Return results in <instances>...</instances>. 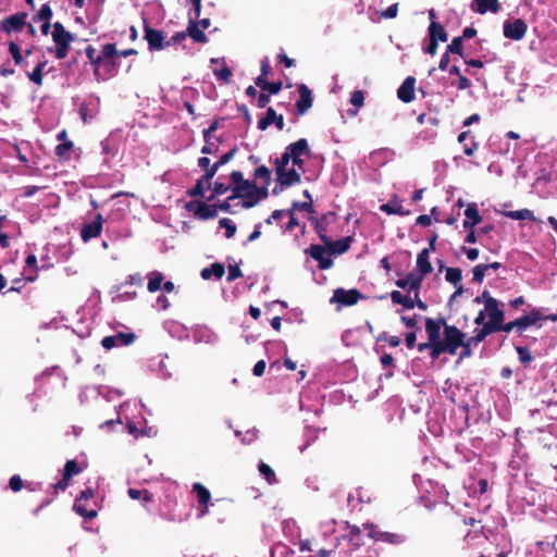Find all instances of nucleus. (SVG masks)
Returning a JSON list of instances; mask_svg holds the SVG:
<instances>
[{"label":"nucleus","mask_w":557,"mask_h":557,"mask_svg":"<svg viewBox=\"0 0 557 557\" xmlns=\"http://www.w3.org/2000/svg\"><path fill=\"white\" fill-rule=\"evenodd\" d=\"M302 156H310V149L306 138H300L297 141L289 144L282 156L275 159V174L278 175L283 184L297 185L301 182L300 173L294 168L287 169V165L290 162V159Z\"/></svg>","instance_id":"nucleus-1"},{"label":"nucleus","mask_w":557,"mask_h":557,"mask_svg":"<svg viewBox=\"0 0 557 557\" xmlns=\"http://www.w3.org/2000/svg\"><path fill=\"white\" fill-rule=\"evenodd\" d=\"M444 336L441 338L434 351H431L432 358H438L442 354L456 355L460 345H463L466 334L455 325H445Z\"/></svg>","instance_id":"nucleus-2"},{"label":"nucleus","mask_w":557,"mask_h":557,"mask_svg":"<svg viewBox=\"0 0 557 557\" xmlns=\"http://www.w3.org/2000/svg\"><path fill=\"white\" fill-rule=\"evenodd\" d=\"M52 39L55 44V58L59 60L65 59L69 54L71 42L74 40V35L66 30L62 23L55 22L53 24Z\"/></svg>","instance_id":"nucleus-3"},{"label":"nucleus","mask_w":557,"mask_h":557,"mask_svg":"<svg viewBox=\"0 0 557 557\" xmlns=\"http://www.w3.org/2000/svg\"><path fill=\"white\" fill-rule=\"evenodd\" d=\"M230 178L233 184V193L228 197V200H234L236 198H242L243 201L247 200V195L252 194L256 183L249 180H245L240 171H233L230 175Z\"/></svg>","instance_id":"nucleus-4"},{"label":"nucleus","mask_w":557,"mask_h":557,"mask_svg":"<svg viewBox=\"0 0 557 557\" xmlns=\"http://www.w3.org/2000/svg\"><path fill=\"white\" fill-rule=\"evenodd\" d=\"M442 325H448L444 318H438L434 320L432 318L425 319V332L428 334V343H420V351L424 349H430L434 351V348L437 346V343L441 341V327Z\"/></svg>","instance_id":"nucleus-5"},{"label":"nucleus","mask_w":557,"mask_h":557,"mask_svg":"<svg viewBox=\"0 0 557 557\" xmlns=\"http://www.w3.org/2000/svg\"><path fill=\"white\" fill-rule=\"evenodd\" d=\"M447 39L448 34L446 33L444 26L435 21H432L428 29L429 41L423 48L424 52L434 55L438 47V41L445 42Z\"/></svg>","instance_id":"nucleus-6"},{"label":"nucleus","mask_w":557,"mask_h":557,"mask_svg":"<svg viewBox=\"0 0 557 557\" xmlns=\"http://www.w3.org/2000/svg\"><path fill=\"white\" fill-rule=\"evenodd\" d=\"M185 210L191 212L198 220H210L216 218V207L201 200H191L185 203Z\"/></svg>","instance_id":"nucleus-7"},{"label":"nucleus","mask_w":557,"mask_h":557,"mask_svg":"<svg viewBox=\"0 0 557 557\" xmlns=\"http://www.w3.org/2000/svg\"><path fill=\"white\" fill-rule=\"evenodd\" d=\"M82 471L83 469L78 466L76 460H67L64 465L61 480L51 485L54 493L57 494L59 491L64 492L70 486L72 478L79 474Z\"/></svg>","instance_id":"nucleus-8"},{"label":"nucleus","mask_w":557,"mask_h":557,"mask_svg":"<svg viewBox=\"0 0 557 557\" xmlns=\"http://www.w3.org/2000/svg\"><path fill=\"white\" fill-rule=\"evenodd\" d=\"M485 311L487 312L488 321L485 323L490 326L495 333L497 332V327L503 324L505 320V313L498 307V301L495 298H488L485 301Z\"/></svg>","instance_id":"nucleus-9"},{"label":"nucleus","mask_w":557,"mask_h":557,"mask_svg":"<svg viewBox=\"0 0 557 557\" xmlns=\"http://www.w3.org/2000/svg\"><path fill=\"white\" fill-rule=\"evenodd\" d=\"M104 219L101 213H97L92 221L84 223L81 228V237L87 243L101 235Z\"/></svg>","instance_id":"nucleus-10"},{"label":"nucleus","mask_w":557,"mask_h":557,"mask_svg":"<svg viewBox=\"0 0 557 557\" xmlns=\"http://www.w3.org/2000/svg\"><path fill=\"white\" fill-rule=\"evenodd\" d=\"M364 295L359 292L357 288L345 289V288H336L333 293V297L331 301L338 302L343 306H354L360 299H363Z\"/></svg>","instance_id":"nucleus-11"},{"label":"nucleus","mask_w":557,"mask_h":557,"mask_svg":"<svg viewBox=\"0 0 557 557\" xmlns=\"http://www.w3.org/2000/svg\"><path fill=\"white\" fill-rule=\"evenodd\" d=\"M26 18V12L15 13L11 16L3 18L0 23V28L7 34L18 33L25 27Z\"/></svg>","instance_id":"nucleus-12"},{"label":"nucleus","mask_w":557,"mask_h":557,"mask_svg":"<svg viewBox=\"0 0 557 557\" xmlns=\"http://www.w3.org/2000/svg\"><path fill=\"white\" fill-rule=\"evenodd\" d=\"M144 32V38L146 39L151 51H159L166 48V41H164L163 33L159 29L150 27L146 21Z\"/></svg>","instance_id":"nucleus-13"},{"label":"nucleus","mask_w":557,"mask_h":557,"mask_svg":"<svg viewBox=\"0 0 557 557\" xmlns=\"http://www.w3.org/2000/svg\"><path fill=\"white\" fill-rule=\"evenodd\" d=\"M528 29L527 23L521 18L515 21H506L504 23V36L512 40H521Z\"/></svg>","instance_id":"nucleus-14"},{"label":"nucleus","mask_w":557,"mask_h":557,"mask_svg":"<svg viewBox=\"0 0 557 557\" xmlns=\"http://www.w3.org/2000/svg\"><path fill=\"white\" fill-rule=\"evenodd\" d=\"M335 218L336 214L334 212L324 213L321 218H310L311 222L313 223L314 230L323 244L329 242V225L331 224L332 221L335 220Z\"/></svg>","instance_id":"nucleus-15"},{"label":"nucleus","mask_w":557,"mask_h":557,"mask_svg":"<svg viewBox=\"0 0 557 557\" xmlns=\"http://www.w3.org/2000/svg\"><path fill=\"white\" fill-rule=\"evenodd\" d=\"M297 91L299 99L296 101V110L299 115H302L312 107L313 97L310 88L305 84L298 85Z\"/></svg>","instance_id":"nucleus-16"},{"label":"nucleus","mask_w":557,"mask_h":557,"mask_svg":"<svg viewBox=\"0 0 557 557\" xmlns=\"http://www.w3.org/2000/svg\"><path fill=\"white\" fill-rule=\"evenodd\" d=\"M310 257L319 262L320 270L330 269L333 265V260L325 256V248L320 245H311L308 249Z\"/></svg>","instance_id":"nucleus-17"},{"label":"nucleus","mask_w":557,"mask_h":557,"mask_svg":"<svg viewBox=\"0 0 557 557\" xmlns=\"http://www.w3.org/2000/svg\"><path fill=\"white\" fill-rule=\"evenodd\" d=\"M414 85L416 78L408 76L397 89L398 99L405 103L411 102L414 99Z\"/></svg>","instance_id":"nucleus-18"},{"label":"nucleus","mask_w":557,"mask_h":557,"mask_svg":"<svg viewBox=\"0 0 557 557\" xmlns=\"http://www.w3.org/2000/svg\"><path fill=\"white\" fill-rule=\"evenodd\" d=\"M458 143L462 145L465 154L469 157L473 156L479 148V144L475 141L471 131L461 132L458 136Z\"/></svg>","instance_id":"nucleus-19"},{"label":"nucleus","mask_w":557,"mask_h":557,"mask_svg":"<svg viewBox=\"0 0 557 557\" xmlns=\"http://www.w3.org/2000/svg\"><path fill=\"white\" fill-rule=\"evenodd\" d=\"M351 242H352L351 236H347V237H344V238L337 239V240H331L329 238V242L324 243V245L327 247V249L330 250L331 253L343 255L349 250Z\"/></svg>","instance_id":"nucleus-20"},{"label":"nucleus","mask_w":557,"mask_h":557,"mask_svg":"<svg viewBox=\"0 0 557 557\" xmlns=\"http://www.w3.org/2000/svg\"><path fill=\"white\" fill-rule=\"evenodd\" d=\"M268 186L263 185L262 187H258L255 185L252 194H248L247 200L243 201V207L246 209L255 207L261 199H265L268 197Z\"/></svg>","instance_id":"nucleus-21"},{"label":"nucleus","mask_w":557,"mask_h":557,"mask_svg":"<svg viewBox=\"0 0 557 557\" xmlns=\"http://www.w3.org/2000/svg\"><path fill=\"white\" fill-rule=\"evenodd\" d=\"M187 36H189L195 42L205 44L208 41L207 35L199 27V24L191 17V13L189 12V23L186 30Z\"/></svg>","instance_id":"nucleus-22"},{"label":"nucleus","mask_w":557,"mask_h":557,"mask_svg":"<svg viewBox=\"0 0 557 557\" xmlns=\"http://www.w3.org/2000/svg\"><path fill=\"white\" fill-rule=\"evenodd\" d=\"M475 8L473 10L479 14H485L486 12L497 13L500 10L498 0H473Z\"/></svg>","instance_id":"nucleus-23"},{"label":"nucleus","mask_w":557,"mask_h":557,"mask_svg":"<svg viewBox=\"0 0 557 557\" xmlns=\"http://www.w3.org/2000/svg\"><path fill=\"white\" fill-rule=\"evenodd\" d=\"M466 225H478L482 222V215L479 212L478 203L470 202L467 205L465 210Z\"/></svg>","instance_id":"nucleus-24"},{"label":"nucleus","mask_w":557,"mask_h":557,"mask_svg":"<svg viewBox=\"0 0 557 557\" xmlns=\"http://www.w3.org/2000/svg\"><path fill=\"white\" fill-rule=\"evenodd\" d=\"M193 491L197 494L199 505L205 507V509L201 511V515H205L208 504L211 499V493L201 483H195L193 485Z\"/></svg>","instance_id":"nucleus-25"},{"label":"nucleus","mask_w":557,"mask_h":557,"mask_svg":"<svg viewBox=\"0 0 557 557\" xmlns=\"http://www.w3.org/2000/svg\"><path fill=\"white\" fill-rule=\"evenodd\" d=\"M396 286L399 288H409V290H414L416 299H418V275L414 273H409L404 278H399L396 281Z\"/></svg>","instance_id":"nucleus-26"},{"label":"nucleus","mask_w":557,"mask_h":557,"mask_svg":"<svg viewBox=\"0 0 557 557\" xmlns=\"http://www.w3.org/2000/svg\"><path fill=\"white\" fill-rule=\"evenodd\" d=\"M225 273V268L222 263H212L209 268L201 270V277L203 280H210L212 276L220 280Z\"/></svg>","instance_id":"nucleus-27"},{"label":"nucleus","mask_w":557,"mask_h":557,"mask_svg":"<svg viewBox=\"0 0 557 557\" xmlns=\"http://www.w3.org/2000/svg\"><path fill=\"white\" fill-rule=\"evenodd\" d=\"M391 299L394 304L403 305L407 309H413L418 299H412L408 295H404L399 290H393L391 293Z\"/></svg>","instance_id":"nucleus-28"},{"label":"nucleus","mask_w":557,"mask_h":557,"mask_svg":"<svg viewBox=\"0 0 557 557\" xmlns=\"http://www.w3.org/2000/svg\"><path fill=\"white\" fill-rule=\"evenodd\" d=\"M85 52L88 60L94 65V74L97 81H99V66L102 63V57L100 54H97L96 49L91 45L86 47Z\"/></svg>","instance_id":"nucleus-29"},{"label":"nucleus","mask_w":557,"mask_h":557,"mask_svg":"<svg viewBox=\"0 0 557 557\" xmlns=\"http://www.w3.org/2000/svg\"><path fill=\"white\" fill-rule=\"evenodd\" d=\"M47 65V61H40L32 72H26L27 77L30 82L35 83L38 86L42 85L44 79V69Z\"/></svg>","instance_id":"nucleus-30"},{"label":"nucleus","mask_w":557,"mask_h":557,"mask_svg":"<svg viewBox=\"0 0 557 557\" xmlns=\"http://www.w3.org/2000/svg\"><path fill=\"white\" fill-rule=\"evenodd\" d=\"M164 280V275L162 272L159 271H152L149 274V281L147 284V289L150 293H156L161 288V284Z\"/></svg>","instance_id":"nucleus-31"},{"label":"nucleus","mask_w":557,"mask_h":557,"mask_svg":"<svg viewBox=\"0 0 557 557\" xmlns=\"http://www.w3.org/2000/svg\"><path fill=\"white\" fill-rule=\"evenodd\" d=\"M503 215L510 218L512 220H530L535 221V216L533 212L529 209H521V210H515V211H504Z\"/></svg>","instance_id":"nucleus-32"},{"label":"nucleus","mask_w":557,"mask_h":557,"mask_svg":"<svg viewBox=\"0 0 557 557\" xmlns=\"http://www.w3.org/2000/svg\"><path fill=\"white\" fill-rule=\"evenodd\" d=\"M73 147H74L73 141L65 140L64 143H61L55 147L54 152H55L57 157H59L60 160L66 161V160H70V158H71Z\"/></svg>","instance_id":"nucleus-33"},{"label":"nucleus","mask_w":557,"mask_h":557,"mask_svg":"<svg viewBox=\"0 0 557 557\" xmlns=\"http://www.w3.org/2000/svg\"><path fill=\"white\" fill-rule=\"evenodd\" d=\"M258 470L270 485L277 483L275 472L268 463L260 461Z\"/></svg>","instance_id":"nucleus-34"},{"label":"nucleus","mask_w":557,"mask_h":557,"mask_svg":"<svg viewBox=\"0 0 557 557\" xmlns=\"http://www.w3.org/2000/svg\"><path fill=\"white\" fill-rule=\"evenodd\" d=\"M52 16H53V12H52L50 4L45 3L40 7L38 12L33 15V22L39 23V22H45V21H51Z\"/></svg>","instance_id":"nucleus-35"},{"label":"nucleus","mask_w":557,"mask_h":557,"mask_svg":"<svg viewBox=\"0 0 557 557\" xmlns=\"http://www.w3.org/2000/svg\"><path fill=\"white\" fill-rule=\"evenodd\" d=\"M73 508L77 515L86 519L91 520L97 517V511L95 509H87V507L79 499H75Z\"/></svg>","instance_id":"nucleus-36"},{"label":"nucleus","mask_w":557,"mask_h":557,"mask_svg":"<svg viewBox=\"0 0 557 557\" xmlns=\"http://www.w3.org/2000/svg\"><path fill=\"white\" fill-rule=\"evenodd\" d=\"M213 74L220 82L224 84H228L233 75L232 70L226 65L224 61H222V66L220 69L213 70Z\"/></svg>","instance_id":"nucleus-37"},{"label":"nucleus","mask_w":557,"mask_h":557,"mask_svg":"<svg viewBox=\"0 0 557 557\" xmlns=\"http://www.w3.org/2000/svg\"><path fill=\"white\" fill-rule=\"evenodd\" d=\"M8 50L12 55L15 65H22L24 63V58L21 48L15 41L8 42Z\"/></svg>","instance_id":"nucleus-38"},{"label":"nucleus","mask_w":557,"mask_h":557,"mask_svg":"<svg viewBox=\"0 0 557 557\" xmlns=\"http://www.w3.org/2000/svg\"><path fill=\"white\" fill-rule=\"evenodd\" d=\"M447 52L458 54L465 59L463 54V37H454L447 47Z\"/></svg>","instance_id":"nucleus-39"},{"label":"nucleus","mask_w":557,"mask_h":557,"mask_svg":"<svg viewBox=\"0 0 557 557\" xmlns=\"http://www.w3.org/2000/svg\"><path fill=\"white\" fill-rule=\"evenodd\" d=\"M445 278L447 282L459 285L462 280V271L460 268H446Z\"/></svg>","instance_id":"nucleus-40"},{"label":"nucleus","mask_w":557,"mask_h":557,"mask_svg":"<svg viewBox=\"0 0 557 557\" xmlns=\"http://www.w3.org/2000/svg\"><path fill=\"white\" fill-rule=\"evenodd\" d=\"M276 116V112L273 108H268L265 112V116L260 119L258 122V128L260 131H265L271 124H273L274 119Z\"/></svg>","instance_id":"nucleus-41"},{"label":"nucleus","mask_w":557,"mask_h":557,"mask_svg":"<svg viewBox=\"0 0 557 557\" xmlns=\"http://www.w3.org/2000/svg\"><path fill=\"white\" fill-rule=\"evenodd\" d=\"M495 333L490 326H487L485 323L481 329H476L474 331L473 341L474 346L479 345L481 342H483L488 335Z\"/></svg>","instance_id":"nucleus-42"},{"label":"nucleus","mask_w":557,"mask_h":557,"mask_svg":"<svg viewBox=\"0 0 557 557\" xmlns=\"http://www.w3.org/2000/svg\"><path fill=\"white\" fill-rule=\"evenodd\" d=\"M376 542H385L391 544H399L403 542V536L397 533L380 532Z\"/></svg>","instance_id":"nucleus-43"},{"label":"nucleus","mask_w":557,"mask_h":557,"mask_svg":"<svg viewBox=\"0 0 557 557\" xmlns=\"http://www.w3.org/2000/svg\"><path fill=\"white\" fill-rule=\"evenodd\" d=\"M219 225L220 227L222 228H225V237L226 238H232L234 237L236 231H237V227L236 225L233 223L232 220L227 219V218H223L219 221Z\"/></svg>","instance_id":"nucleus-44"},{"label":"nucleus","mask_w":557,"mask_h":557,"mask_svg":"<svg viewBox=\"0 0 557 557\" xmlns=\"http://www.w3.org/2000/svg\"><path fill=\"white\" fill-rule=\"evenodd\" d=\"M253 176L256 180H262L265 185L271 182V171L265 165H260L255 170Z\"/></svg>","instance_id":"nucleus-45"},{"label":"nucleus","mask_w":557,"mask_h":557,"mask_svg":"<svg viewBox=\"0 0 557 557\" xmlns=\"http://www.w3.org/2000/svg\"><path fill=\"white\" fill-rule=\"evenodd\" d=\"M127 494L132 499H135V500L143 498L145 502H150L152 498L149 491L145 490V488L144 490L128 488Z\"/></svg>","instance_id":"nucleus-46"},{"label":"nucleus","mask_w":557,"mask_h":557,"mask_svg":"<svg viewBox=\"0 0 557 557\" xmlns=\"http://www.w3.org/2000/svg\"><path fill=\"white\" fill-rule=\"evenodd\" d=\"M205 184L206 182L202 178H199L195 186L187 190V195L189 197H203L205 196Z\"/></svg>","instance_id":"nucleus-47"},{"label":"nucleus","mask_w":557,"mask_h":557,"mask_svg":"<svg viewBox=\"0 0 557 557\" xmlns=\"http://www.w3.org/2000/svg\"><path fill=\"white\" fill-rule=\"evenodd\" d=\"M115 336H116L119 346L132 345L136 339V335L133 332H129V333L120 332Z\"/></svg>","instance_id":"nucleus-48"},{"label":"nucleus","mask_w":557,"mask_h":557,"mask_svg":"<svg viewBox=\"0 0 557 557\" xmlns=\"http://www.w3.org/2000/svg\"><path fill=\"white\" fill-rule=\"evenodd\" d=\"M516 351L518 354V357H519V361L522 363V364H529L530 362H532L533 360V357L529 350V348L527 347H522V346H517L516 347Z\"/></svg>","instance_id":"nucleus-49"},{"label":"nucleus","mask_w":557,"mask_h":557,"mask_svg":"<svg viewBox=\"0 0 557 557\" xmlns=\"http://www.w3.org/2000/svg\"><path fill=\"white\" fill-rule=\"evenodd\" d=\"M486 267H484L483 263L481 264H476L473 270H472V273H473V276H472V281L474 283H479L481 284L484 280V276H485V273H486Z\"/></svg>","instance_id":"nucleus-50"},{"label":"nucleus","mask_w":557,"mask_h":557,"mask_svg":"<svg viewBox=\"0 0 557 557\" xmlns=\"http://www.w3.org/2000/svg\"><path fill=\"white\" fill-rule=\"evenodd\" d=\"M228 190H230L228 185H226L224 183L215 182L214 186H213V194L210 197H208V200L211 201L214 199L215 196L224 195Z\"/></svg>","instance_id":"nucleus-51"},{"label":"nucleus","mask_w":557,"mask_h":557,"mask_svg":"<svg viewBox=\"0 0 557 557\" xmlns=\"http://www.w3.org/2000/svg\"><path fill=\"white\" fill-rule=\"evenodd\" d=\"M289 210H293L294 213L296 210L306 211L308 213L314 212L312 202H310V201H305V202L294 201L292 205V208Z\"/></svg>","instance_id":"nucleus-52"},{"label":"nucleus","mask_w":557,"mask_h":557,"mask_svg":"<svg viewBox=\"0 0 557 557\" xmlns=\"http://www.w3.org/2000/svg\"><path fill=\"white\" fill-rule=\"evenodd\" d=\"M100 55L102 57V61L104 59H111V58L117 55V50L115 48V45L114 44H106L102 47Z\"/></svg>","instance_id":"nucleus-53"},{"label":"nucleus","mask_w":557,"mask_h":557,"mask_svg":"<svg viewBox=\"0 0 557 557\" xmlns=\"http://www.w3.org/2000/svg\"><path fill=\"white\" fill-rule=\"evenodd\" d=\"M364 95L362 90H354L350 96V103L356 108H360L363 106Z\"/></svg>","instance_id":"nucleus-54"},{"label":"nucleus","mask_w":557,"mask_h":557,"mask_svg":"<svg viewBox=\"0 0 557 557\" xmlns=\"http://www.w3.org/2000/svg\"><path fill=\"white\" fill-rule=\"evenodd\" d=\"M237 151H238V148L236 146H234L230 151H227L226 153L221 156L220 159L215 163L219 164V166L221 168L222 165L232 161L234 159L235 154L237 153Z\"/></svg>","instance_id":"nucleus-55"},{"label":"nucleus","mask_w":557,"mask_h":557,"mask_svg":"<svg viewBox=\"0 0 557 557\" xmlns=\"http://www.w3.org/2000/svg\"><path fill=\"white\" fill-rule=\"evenodd\" d=\"M528 318L530 325L536 324L539 321L544 320V315L539 309H532L529 313L524 314Z\"/></svg>","instance_id":"nucleus-56"},{"label":"nucleus","mask_w":557,"mask_h":557,"mask_svg":"<svg viewBox=\"0 0 557 557\" xmlns=\"http://www.w3.org/2000/svg\"><path fill=\"white\" fill-rule=\"evenodd\" d=\"M219 169V164L214 162L211 166L205 170L206 173L201 176V178L206 182V184L210 185L212 178L214 177Z\"/></svg>","instance_id":"nucleus-57"},{"label":"nucleus","mask_w":557,"mask_h":557,"mask_svg":"<svg viewBox=\"0 0 557 557\" xmlns=\"http://www.w3.org/2000/svg\"><path fill=\"white\" fill-rule=\"evenodd\" d=\"M515 326H516V331L519 335H521L530 325L529 321H528V318L522 315L518 319L515 320Z\"/></svg>","instance_id":"nucleus-58"},{"label":"nucleus","mask_w":557,"mask_h":557,"mask_svg":"<svg viewBox=\"0 0 557 557\" xmlns=\"http://www.w3.org/2000/svg\"><path fill=\"white\" fill-rule=\"evenodd\" d=\"M144 277L139 273L131 274L126 277L125 282L121 285H137L143 286Z\"/></svg>","instance_id":"nucleus-59"},{"label":"nucleus","mask_w":557,"mask_h":557,"mask_svg":"<svg viewBox=\"0 0 557 557\" xmlns=\"http://www.w3.org/2000/svg\"><path fill=\"white\" fill-rule=\"evenodd\" d=\"M432 272V265L429 261V259L422 258V255H420V281L422 277L429 273Z\"/></svg>","instance_id":"nucleus-60"},{"label":"nucleus","mask_w":557,"mask_h":557,"mask_svg":"<svg viewBox=\"0 0 557 557\" xmlns=\"http://www.w3.org/2000/svg\"><path fill=\"white\" fill-rule=\"evenodd\" d=\"M362 527L366 531H368L369 537H371L372 540H374L376 542L379 534L381 532L377 530V527L372 522H366V523H363Z\"/></svg>","instance_id":"nucleus-61"},{"label":"nucleus","mask_w":557,"mask_h":557,"mask_svg":"<svg viewBox=\"0 0 557 557\" xmlns=\"http://www.w3.org/2000/svg\"><path fill=\"white\" fill-rule=\"evenodd\" d=\"M379 341H384L386 343H388L389 346L392 347H397L399 346L400 344V338L398 336H392V335H388L387 333H382L379 338Z\"/></svg>","instance_id":"nucleus-62"},{"label":"nucleus","mask_w":557,"mask_h":557,"mask_svg":"<svg viewBox=\"0 0 557 557\" xmlns=\"http://www.w3.org/2000/svg\"><path fill=\"white\" fill-rule=\"evenodd\" d=\"M243 276V273L237 264L228 267L227 282H233Z\"/></svg>","instance_id":"nucleus-63"},{"label":"nucleus","mask_w":557,"mask_h":557,"mask_svg":"<svg viewBox=\"0 0 557 557\" xmlns=\"http://www.w3.org/2000/svg\"><path fill=\"white\" fill-rule=\"evenodd\" d=\"M9 486L13 492H18L23 488V480L20 475L15 474L11 476L9 481Z\"/></svg>","instance_id":"nucleus-64"}]
</instances>
